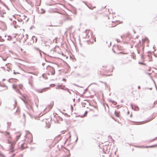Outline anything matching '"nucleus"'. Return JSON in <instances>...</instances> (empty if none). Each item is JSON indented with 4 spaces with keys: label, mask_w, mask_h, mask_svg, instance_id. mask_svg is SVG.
<instances>
[{
    "label": "nucleus",
    "mask_w": 157,
    "mask_h": 157,
    "mask_svg": "<svg viewBox=\"0 0 157 157\" xmlns=\"http://www.w3.org/2000/svg\"><path fill=\"white\" fill-rule=\"evenodd\" d=\"M8 143L10 144V151L12 152L14 151V147L15 144V142H12L10 140H8Z\"/></svg>",
    "instance_id": "nucleus-1"
},
{
    "label": "nucleus",
    "mask_w": 157,
    "mask_h": 157,
    "mask_svg": "<svg viewBox=\"0 0 157 157\" xmlns=\"http://www.w3.org/2000/svg\"><path fill=\"white\" fill-rule=\"evenodd\" d=\"M48 69H49V70H50L51 74L52 75H54L55 73V71L54 68L53 67L49 66H48Z\"/></svg>",
    "instance_id": "nucleus-2"
},
{
    "label": "nucleus",
    "mask_w": 157,
    "mask_h": 157,
    "mask_svg": "<svg viewBox=\"0 0 157 157\" xmlns=\"http://www.w3.org/2000/svg\"><path fill=\"white\" fill-rule=\"evenodd\" d=\"M49 88V87H46V88H44L43 89H35V90L38 92V93H42L44 91V90L45 89H48Z\"/></svg>",
    "instance_id": "nucleus-3"
},
{
    "label": "nucleus",
    "mask_w": 157,
    "mask_h": 157,
    "mask_svg": "<svg viewBox=\"0 0 157 157\" xmlns=\"http://www.w3.org/2000/svg\"><path fill=\"white\" fill-rule=\"evenodd\" d=\"M13 89L15 90V91L17 93H20L19 90L18 88L17 87V85L16 84H13Z\"/></svg>",
    "instance_id": "nucleus-4"
},
{
    "label": "nucleus",
    "mask_w": 157,
    "mask_h": 157,
    "mask_svg": "<svg viewBox=\"0 0 157 157\" xmlns=\"http://www.w3.org/2000/svg\"><path fill=\"white\" fill-rule=\"evenodd\" d=\"M89 104V102L86 100H84L82 102V105L84 107H85V105H88Z\"/></svg>",
    "instance_id": "nucleus-5"
},
{
    "label": "nucleus",
    "mask_w": 157,
    "mask_h": 157,
    "mask_svg": "<svg viewBox=\"0 0 157 157\" xmlns=\"http://www.w3.org/2000/svg\"><path fill=\"white\" fill-rule=\"evenodd\" d=\"M45 12V10L42 8L39 11V12L40 13L43 14Z\"/></svg>",
    "instance_id": "nucleus-6"
},
{
    "label": "nucleus",
    "mask_w": 157,
    "mask_h": 157,
    "mask_svg": "<svg viewBox=\"0 0 157 157\" xmlns=\"http://www.w3.org/2000/svg\"><path fill=\"white\" fill-rule=\"evenodd\" d=\"M4 134L6 136H9L10 138H11L10 136V133L9 132H5L4 133Z\"/></svg>",
    "instance_id": "nucleus-7"
},
{
    "label": "nucleus",
    "mask_w": 157,
    "mask_h": 157,
    "mask_svg": "<svg viewBox=\"0 0 157 157\" xmlns=\"http://www.w3.org/2000/svg\"><path fill=\"white\" fill-rule=\"evenodd\" d=\"M115 114L116 117H119V114L118 112L117 111H115Z\"/></svg>",
    "instance_id": "nucleus-8"
},
{
    "label": "nucleus",
    "mask_w": 157,
    "mask_h": 157,
    "mask_svg": "<svg viewBox=\"0 0 157 157\" xmlns=\"http://www.w3.org/2000/svg\"><path fill=\"white\" fill-rule=\"evenodd\" d=\"M34 49H35L36 50H39V51H40V56H41L42 55V54L40 52V50L38 48H36V47H34Z\"/></svg>",
    "instance_id": "nucleus-9"
},
{
    "label": "nucleus",
    "mask_w": 157,
    "mask_h": 157,
    "mask_svg": "<svg viewBox=\"0 0 157 157\" xmlns=\"http://www.w3.org/2000/svg\"><path fill=\"white\" fill-rule=\"evenodd\" d=\"M21 134L19 135L18 136H16V141H17L19 139L20 137V136H21Z\"/></svg>",
    "instance_id": "nucleus-10"
},
{
    "label": "nucleus",
    "mask_w": 157,
    "mask_h": 157,
    "mask_svg": "<svg viewBox=\"0 0 157 157\" xmlns=\"http://www.w3.org/2000/svg\"><path fill=\"white\" fill-rule=\"evenodd\" d=\"M8 38L7 39V40H11L12 39V37L10 36H8Z\"/></svg>",
    "instance_id": "nucleus-11"
},
{
    "label": "nucleus",
    "mask_w": 157,
    "mask_h": 157,
    "mask_svg": "<svg viewBox=\"0 0 157 157\" xmlns=\"http://www.w3.org/2000/svg\"><path fill=\"white\" fill-rule=\"evenodd\" d=\"M148 56L150 57L149 58V61H152V58L151 57H150V55H148Z\"/></svg>",
    "instance_id": "nucleus-12"
},
{
    "label": "nucleus",
    "mask_w": 157,
    "mask_h": 157,
    "mask_svg": "<svg viewBox=\"0 0 157 157\" xmlns=\"http://www.w3.org/2000/svg\"><path fill=\"white\" fill-rule=\"evenodd\" d=\"M4 41V40L2 38V37L0 36V41L3 42Z\"/></svg>",
    "instance_id": "nucleus-13"
},
{
    "label": "nucleus",
    "mask_w": 157,
    "mask_h": 157,
    "mask_svg": "<svg viewBox=\"0 0 157 157\" xmlns=\"http://www.w3.org/2000/svg\"><path fill=\"white\" fill-rule=\"evenodd\" d=\"M23 85L21 84H20L19 86V87L21 89H22Z\"/></svg>",
    "instance_id": "nucleus-14"
},
{
    "label": "nucleus",
    "mask_w": 157,
    "mask_h": 157,
    "mask_svg": "<svg viewBox=\"0 0 157 157\" xmlns=\"http://www.w3.org/2000/svg\"><path fill=\"white\" fill-rule=\"evenodd\" d=\"M61 86H60V85H58L56 86V89H59L60 88V87H61Z\"/></svg>",
    "instance_id": "nucleus-15"
},
{
    "label": "nucleus",
    "mask_w": 157,
    "mask_h": 157,
    "mask_svg": "<svg viewBox=\"0 0 157 157\" xmlns=\"http://www.w3.org/2000/svg\"><path fill=\"white\" fill-rule=\"evenodd\" d=\"M139 64H141L144 65H146V64L145 63H143L140 62H139Z\"/></svg>",
    "instance_id": "nucleus-16"
},
{
    "label": "nucleus",
    "mask_w": 157,
    "mask_h": 157,
    "mask_svg": "<svg viewBox=\"0 0 157 157\" xmlns=\"http://www.w3.org/2000/svg\"><path fill=\"white\" fill-rule=\"evenodd\" d=\"M26 39H25L24 40V41H26V40H27V39H28V35L27 34H26Z\"/></svg>",
    "instance_id": "nucleus-17"
},
{
    "label": "nucleus",
    "mask_w": 157,
    "mask_h": 157,
    "mask_svg": "<svg viewBox=\"0 0 157 157\" xmlns=\"http://www.w3.org/2000/svg\"><path fill=\"white\" fill-rule=\"evenodd\" d=\"M35 38V36H33L32 37V39L33 41V42H34V39Z\"/></svg>",
    "instance_id": "nucleus-18"
},
{
    "label": "nucleus",
    "mask_w": 157,
    "mask_h": 157,
    "mask_svg": "<svg viewBox=\"0 0 157 157\" xmlns=\"http://www.w3.org/2000/svg\"><path fill=\"white\" fill-rule=\"evenodd\" d=\"M55 86V85L54 84H52L50 85V86H52V87H54Z\"/></svg>",
    "instance_id": "nucleus-19"
},
{
    "label": "nucleus",
    "mask_w": 157,
    "mask_h": 157,
    "mask_svg": "<svg viewBox=\"0 0 157 157\" xmlns=\"http://www.w3.org/2000/svg\"><path fill=\"white\" fill-rule=\"evenodd\" d=\"M67 90V91L69 93H70V94H71V92H70V91H69V90L68 89H66V90Z\"/></svg>",
    "instance_id": "nucleus-20"
},
{
    "label": "nucleus",
    "mask_w": 157,
    "mask_h": 157,
    "mask_svg": "<svg viewBox=\"0 0 157 157\" xmlns=\"http://www.w3.org/2000/svg\"><path fill=\"white\" fill-rule=\"evenodd\" d=\"M116 40L117 41V42H120V40H119V39H116Z\"/></svg>",
    "instance_id": "nucleus-21"
},
{
    "label": "nucleus",
    "mask_w": 157,
    "mask_h": 157,
    "mask_svg": "<svg viewBox=\"0 0 157 157\" xmlns=\"http://www.w3.org/2000/svg\"><path fill=\"white\" fill-rule=\"evenodd\" d=\"M29 84H30V86H32V83L30 82H29Z\"/></svg>",
    "instance_id": "nucleus-22"
},
{
    "label": "nucleus",
    "mask_w": 157,
    "mask_h": 157,
    "mask_svg": "<svg viewBox=\"0 0 157 157\" xmlns=\"http://www.w3.org/2000/svg\"><path fill=\"white\" fill-rule=\"evenodd\" d=\"M13 73H14V75H16V74H17V73H18V72H15V71H14Z\"/></svg>",
    "instance_id": "nucleus-23"
},
{
    "label": "nucleus",
    "mask_w": 157,
    "mask_h": 157,
    "mask_svg": "<svg viewBox=\"0 0 157 157\" xmlns=\"http://www.w3.org/2000/svg\"><path fill=\"white\" fill-rule=\"evenodd\" d=\"M63 80L64 81H66V79L65 78H63Z\"/></svg>",
    "instance_id": "nucleus-24"
},
{
    "label": "nucleus",
    "mask_w": 157,
    "mask_h": 157,
    "mask_svg": "<svg viewBox=\"0 0 157 157\" xmlns=\"http://www.w3.org/2000/svg\"><path fill=\"white\" fill-rule=\"evenodd\" d=\"M35 38V42H36L37 41V38L36 37Z\"/></svg>",
    "instance_id": "nucleus-25"
},
{
    "label": "nucleus",
    "mask_w": 157,
    "mask_h": 157,
    "mask_svg": "<svg viewBox=\"0 0 157 157\" xmlns=\"http://www.w3.org/2000/svg\"><path fill=\"white\" fill-rule=\"evenodd\" d=\"M153 146H146V147H153Z\"/></svg>",
    "instance_id": "nucleus-26"
},
{
    "label": "nucleus",
    "mask_w": 157,
    "mask_h": 157,
    "mask_svg": "<svg viewBox=\"0 0 157 157\" xmlns=\"http://www.w3.org/2000/svg\"><path fill=\"white\" fill-rule=\"evenodd\" d=\"M3 60L4 61H5L6 60V59H4L3 58Z\"/></svg>",
    "instance_id": "nucleus-27"
},
{
    "label": "nucleus",
    "mask_w": 157,
    "mask_h": 157,
    "mask_svg": "<svg viewBox=\"0 0 157 157\" xmlns=\"http://www.w3.org/2000/svg\"><path fill=\"white\" fill-rule=\"evenodd\" d=\"M137 52H138V54H139V53H140V52H139V51H138V49H137Z\"/></svg>",
    "instance_id": "nucleus-28"
},
{
    "label": "nucleus",
    "mask_w": 157,
    "mask_h": 157,
    "mask_svg": "<svg viewBox=\"0 0 157 157\" xmlns=\"http://www.w3.org/2000/svg\"><path fill=\"white\" fill-rule=\"evenodd\" d=\"M140 86H138V89H140Z\"/></svg>",
    "instance_id": "nucleus-29"
},
{
    "label": "nucleus",
    "mask_w": 157,
    "mask_h": 157,
    "mask_svg": "<svg viewBox=\"0 0 157 157\" xmlns=\"http://www.w3.org/2000/svg\"><path fill=\"white\" fill-rule=\"evenodd\" d=\"M141 57L142 59H144V57L142 56Z\"/></svg>",
    "instance_id": "nucleus-30"
},
{
    "label": "nucleus",
    "mask_w": 157,
    "mask_h": 157,
    "mask_svg": "<svg viewBox=\"0 0 157 157\" xmlns=\"http://www.w3.org/2000/svg\"><path fill=\"white\" fill-rule=\"evenodd\" d=\"M96 84V83H92V84ZM91 84H90V85H91Z\"/></svg>",
    "instance_id": "nucleus-31"
},
{
    "label": "nucleus",
    "mask_w": 157,
    "mask_h": 157,
    "mask_svg": "<svg viewBox=\"0 0 157 157\" xmlns=\"http://www.w3.org/2000/svg\"><path fill=\"white\" fill-rule=\"evenodd\" d=\"M151 53V52H149V51L148 52V53Z\"/></svg>",
    "instance_id": "nucleus-32"
},
{
    "label": "nucleus",
    "mask_w": 157,
    "mask_h": 157,
    "mask_svg": "<svg viewBox=\"0 0 157 157\" xmlns=\"http://www.w3.org/2000/svg\"><path fill=\"white\" fill-rule=\"evenodd\" d=\"M95 18L96 19H97V17H95Z\"/></svg>",
    "instance_id": "nucleus-33"
},
{
    "label": "nucleus",
    "mask_w": 157,
    "mask_h": 157,
    "mask_svg": "<svg viewBox=\"0 0 157 157\" xmlns=\"http://www.w3.org/2000/svg\"><path fill=\"white\" fill-rule=\"evenodd\" d=\"M122 52H120L119 53H122Z\"/></svg>",
    "instance_id": "nucleus-34"
},
{
    "label": "nucleus",
    "mask_w": 157,
    "mask_h": 157,
    "mask_svg": "<svg viewBox=\"0 0 157 157\" xmlns=\"http://www.w3.org/2000/svg\"><path fill=\"white\" fill-rule=\"evenodd\" d=\"M71 108H72V109L73 108L72 105H71Z\"/></svg>",
    "instance_id": "nucleus-35"
},
{
    "label": "nucleus",
    "mask_w": 157,
    "mask_h": 157,
    "mask_svg": "<svg viewBox=\"0 0 157 157\" xmlns=\"http://www.w3.org/2000/svg\"><path fill=\"white\" fill-rule=\"evenodd\" d=\"M75 100V99H74L73 100V101H74Z\"/></svg>",
    "instance_id": "nucleus-36"
},
{
    "label": "nucleus",
    "mask_w": 157,
    "mask_h": 157,
    "mask_svg": "<svg viewBox=\"0 0 157 157\" xmlns=\"http://www.w3.org/2000/svg\"><path fill=\"white\" fill-rule=\"evenodd\" d=\"M22 99V100L23 101H24V100L23 99Z\"/></svg>",
    "instance_id": "nucleus-37"
},
{
    "label": "nucleus",
    "mask_w": 157,
    "mask_h": 157,
    "mask_svg": "<svg viewBox=\"0 0 157 157\" xmlns=\"http://www.w3.org/2000/svg\"><path fill=\"white\" fill-rule=\"evenodd\" d=\"M48 75H50V74H49V73H48Z\"/></svg>",
    "instance_id": "nucleus-38"
},
{
    "label": "nucleus",
    "mask_w": 157,
    "mask_h": 157,
    "mask_svg": "<svg viewBox=\"0 0 157 157\" xmlns=\"http://www.w3.org/2000/svg\"><path fill=\"white\" fill-rule=\"evenodd\" d=\"M2 80H3V81H4V80H5V79H3Z\"/></svg>",
    "instance_id": "nucleus-39"
},
{
    "label": "nucleus",
    "mask_w": 157,
    "mask_h": 157,
    "mask_svg": "<svg viewBox=\"0 0 157 157\" xmlns=\"http://www.w3.org/2000/svg\"><path fill=\"white\" fill-rule=\"evenodd\" d=\"M24 98H26L25 97H24Z\"/></svg>",
    "instance_id": "nucleus-40"
},
{
    "label": "nucleus",
    "mask_w": 157,
    "mask_h": 157,
    "mask_svg": "<svg viewBox=\"0 0 157 157\" xmlns=\"http://www.w3.org/2000/svg\"><path fill=\"white\" fill-rule=\"evenodd\" d=\"M15 155V154H13V155Z\"/></svg>",
    "instance_id": "nucleus-41"
},
{
    "label": "nucleus",
    "mask_w": 157,
    "mask_h": 157,
    "mask_svg": "<svg viewBox=\"0 0 157 157\" xmlns=\"http://www.w3.org/2000/svg\"><path fill=\"white\" fill-rule=\"evenodd\" d=\"M115 53V51H113Z\"/></svg>",
    "instance_id": "nucleus-42"
},
{
    "label": "nucleus",
    "mask_w": 157,
    "mask_h": 157,
    "mask_svg": "<svg viewBox=\"0 0 157 157\" xmlns=\"http://www.w3.org/2000/svg\"><path fill=\"white\" fill-rule=\"evenodd\" d=\"M32 29V27H31V28H30V29Z\"/></svg>",
    "instance_id": "nucleus-43"
},
{
    "label": "nucleus",
    "mask_w": 157,
    "mask_h": 157,
    "mask_svg": "<svg viewBox=\"0 0 157 157\" xmlns=\"http://www.w3.org/2000/svg\"><path fill=\"white\" fill-rule=\"evenodd\" d=\"M122 36H121V37L122 38Z\"/></svg>",
    "instance_id": "nucleus-44"
},
{
    "label": "nucleus",
    "mask_w": 157,
    "mask_h": 157,
    "mask_svg": "<svg viewBox=\"0 0 157 157\" xmlns=\"http://www.w3.org/2000/svg\"><path fill=\"white\" fill-rule=\"evenodd\" d=\"M146 39H147V40H148V39H147V38H146Z\"/></svg>",
    "instance_id": "nucleus-45"
},
{
    "label": "nucleus",
    "mask_w": 157,
    "mask_h": 157,
    "mask_svg": "<svg viewBox=\"0 0 157 157\" xmlns=\"http://www.w3.org/2000/svg\"><path fill=\"white\" fill-rule=\"evenodd\" d=\"M7 70V71H9V70Z\"/></svg>",
    "instance_id": "nucleus-46"
},
{
    "label": "nucleus",
    "mask_w": 157,
    "mask_h": 157,
    "mask_svg": "<svg viewBox=\"0 0 157 157\" xmlns=\"http://www.w3.org/2000/svg\"><path fill=\"white\" fill-rule=\"evenodd\" d=\"M111 43H110V45H111Z\"/></svg>",
    "instance_id": "nucleus-47"
},
{
    "label": "nucleus",
    "mask_w": 157,
    "mask_h": 157,
    "mask_svg": "<svg viewBox=\"0 0 157 157\" xmlns=\"http://www.w3.org/2000/svg\"><path fill=\"white\" fill-rule=\"evenodd\" d=\"M9 124V123H8H8H7V124Z\"/></svg>",
    "instance_id": "nucleus-48"
},
{
    "label": "nucleus",
    "mask_w": 157,
    "mask_h": 157,
    "mask_svg": "<svg viewBox=\"0 0 157 157\" xmlns=\"http://www.w3.org/2000/svg\"><path fill=\"white\" fill-rule=\"evenodd\" d=\"M153 48H154V46L153 47Z\"/></svg>",
    "instance_id": "nucleus-49"
},
{
    "label": "nucleus",
    "mask_w": 157,
    "mask_h": 157,
    "mask_svg": "<svg viewBox=\"0 0 157 157\" xmlns=\"http://www.w3.org/2000/svg\"><path fill=\"white\" fill-rule=\"evenodd\" d=\"M0 132H1V131H0Z\"/></svg>",
    "instance_id": "nucleus-50"
},
{
    "label": "nucleus",
    "mask_w": 157,
    "mask_h": 157,
    "mask_svg": "<svg viewBox=\"0 0 157 157\" xmlns=\"http://www.w3.org/2000/svg\"><path fill=\"white\" fill-rule=\"evenodd\" d=\"M157 70V69H156Z\"/></svg>",
    "instance_id": "nucleus-51"
}]
</instances>
